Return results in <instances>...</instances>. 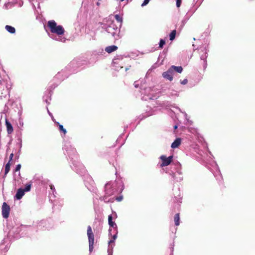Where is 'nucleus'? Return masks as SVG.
<instances>
[{"mask_svg":"<svg viewBox=\"0 0 255 255\" xmlns=\"http://www.w3.org/2000/svg\"><path fill=\"white\" fill-rule=\"evenodd\" d=\"M63 149L64 154L68 157L67 159L70 161L71 168L81 176L85 175L86 170L84 166L78 160L76 150L71 143L68 141H65Z\"/></svg>","mask_w":255,"mask_h":255,"instance_id":"nucleus-1","label":"nucleus"},{"mask_svg":"<svg viewBox=\"0 0 255 255\" xmlns=\"http://www.w3.org/2000/svg\"><path fill=\"white\" fill-rule=\"evenodd\" d=\"M124 189V184L121 179H118L115 181H110L105 186V195L101 197L100 199L105 202H109L111 201L108 197L114 194L115 193H121Z\"/></svg>","mask_w":255,"mask_h":255,"instance_id":"nucleus-2","label":"nucleus"},{"mask_svg":"<svg viewBox=\"0 0 255 255\" xmlns=\"http://www.w3.org/2000/svg\"><path fill=\"white\" fill-rule=\"evenodd\" d=\"M47 26L52 34H49V36L52 39L56 41L65 42L66 39L62 37L65 30L63 27L60 25H57V23L53 20H49L47 23Z\"/></svg>","mask_w":255,"mask_h":255,"instance_id":"nucleus-3","label":"nucleus"},{"mask_svg":"<svg viewBox=\"0 0 255 255\" xmlns=\"http://www.w3.org/2000/svg\"><path fill=\"white\" fill-rule=\"evenodd\" d=\"M169 173L174 182H179L183 180L182 165L179 162H176L171 165V170Z\"/></svg>","mask_w":255,"mask_h":255,"instance_id":"nucleus-4","label":"nucleus"},{"mask_svg":"<svg viewBox=\"0 0 255 255\" xmlns=\"http://www.w3.org/2000/svg\"><path fill=\"white\" fill-rule=\"evenodd\" d=\"M102 28L105 29L108 33H110L115 38L117 39L119 37L120 29L118 28L113 20L110 19L107 20L106 23L103 24Z\"/></svg>","mask_w":255,"mask_h":255,"instance_id":"nucleus-5","label":"nucleus"},{"mask_svg":"<svg viewBox=\"0 0 255 255\" xmlns=\"http://www.w3.org/2000/svg\"><path fill=\"white\" fill-rule=\"evenodd\" d=\"M108 223L110 226L109 234L112 236V239L109 242V244H111L115 242V241L117 238L118 233V226L116 223L113 221V216L112 215H110L108 216Z\"/></svg>","mask_w":255,"mask_h":255,"instance_id":"nucleus-6","label":"nucleus"},{"mask_svg":"<svg viewBox=\"0 0 255 255\" xmlns=\"http://www.w3.org/2000/svg\"><path fill=\"white\" fill-rule=\"evenodd\" d=\"M183 71V68L182 66H171L166 71L164 72L162 75V77L170 81L173 80V76L175 72L179 73H182Z\"/></svg>","mask_w":255,"mask_h":255,"instance_id":"nucleus-7","label":"nucleus"},{"mask_svg":"<svg viewBox=\"0 0 255 255\" xmlns=\"http://www.w3.org/2000/svg\"><path fill=\"white\" fill-rule=\"evenodd\" d=\"M128 59V57L122 55H117L113 60V65L115 69L119 71L123 68L124 66L126 64V62Z\"/></svg>","mask_w":255,"mask_h":255,"instance_id":"nucleus-8","label":"nucleus"},{"mask_svg":"<svg viewBox=\"0 0 255 255\" xmlns=\"http://www.w3.org/2000/svg\"><path fill=\"white\" fill-rule=\"evenodd\" d=\"M141 93L145 95H147L148 99L150 100H153L157 99L158 96L157 94V91L154 87H148L144 88L143 85H141Z\"/></svg>","mask_w":255,"mask_h":255,"instance_id":"nucleus-9","label":"nucleus"},{"mask_svg":"<svg viewBox=\"0 0 255 255\" xmlns=\"http://www.w3.org/2000/svg\"><path fill=\"white\" fill-rule=\"evenodd\" d=\"M87 234L88 238L89 252L91 253L94 248V235L90 226L87 227Z\"/></svg>","mask_w":255,"mask_h":255,"instance_id":"nucleus-10","label":"nucleus"},{"mask_svg":"<svg viewBox=\"0 0 255 255\" xmlns=\"http://www.w3.org/2000/svg\"><path fill=\"white\" fill-rule=\"evenodd\" d=\"M160 159L162 161V163L160 165V167H164L169 165L173 160V156H169L167 157L166 156L162 155L160 156Z\"/></svg>","mask_w":255,"mask_h":255,"instance_id":"nucleus-11","label":"nucleus"},{"mask_svg":"<svg viewBox=\"0 0 255 255\" xmlns=\"http://www.w3.org/2000/svg\"><path fill=\"white\" fill-rule=\"evenodd\" d=\"M2 216L4 219H7L9 217L10 207L5 202L3 203L2 205Z\"/></svg>","mask_w":255,"mask_h":255,"instance_id":"nucleus-12","label":"nucleus"},{"mask_svg":"<svg viewBox=\"0 0 255 255\" xmlns=\"http://www.w3.org/2000/svg\"><path fill=\"white\" fill-rule=\"evenodd\" d=\"M203 52V54L200 55V59L204 61V68L205 69L207 66V61L206 59L208 56V51L206 47L204 48L203 50H202Z\"/></svg>","mask_w":255,"mask_h":255,"instance_id":"nucleus-13","label":"nucleus"},{"mask_svg":"<svg viewBox=\"0 0 255 255\" xmlns=\"http://www.w3.org/2000/svg\"><path fill=\"white\" fill-rule=\"evenodd\" d=\"M215 166L217 168L216 172L214 173H213L215 177L216 178L217 180H218L219 182L222 183L223 180V178L222 176V175L221 174L220 171L219 170V167L218 165L215 163Z\"/></svg>","mask_w":255,"mask_h":255,"instance_id":"nucleus-14","label":"nucleus"},{"mask_svg":"<svg viewBox=\"0 0 255 255\" xmlns=\"http://www.w3.org/2000/svg\"><path fill=\"white\" fill-rule=\"evenodd\" d=\"M25 192L22 188H19L14 196V199L16 200H20L24 196Z\"/></svg>","mask_w":255,"mask_h":255,"instance_id":"nucleus-15","label":"nucleus"},{"mask_svg":"<svg viewBox=\"0 0 255 255\" xmlns=\"http://www.w3.org/2000/svg\"><path fill=\"white\" fill-rule=\"evenodd\" d=\"M181 139L180 138H176L175 140L172 143L171 147L172 148H177L181 144Z\"/></svg>","mask_w":255,"mask_h":255,"instance_id":"nucleus-16","label":"nucleus"},{"mask_svg":"<svg viewBox=\"0 0 255 255\" xmlns=\"http://www.w3.org/2000/svg\"><path fill=\"white\" fill-rule=\"evenodd\" d=\"M118 49V47L116 45L109 46L106 47L105 51L108 53H111Z\"/></svg>","mask_w":255,"mask_h":255,"instance_id":"nucleus-17","label":"nucleus"},{"mask_svg":"<svg viewBox=\"0 0 255 255\" xmlns=\"http://www.w3.org/2000/svg\"><path fill=\"white\" fill-rule=\"evenodd\" d=\"M55 124L58 127V129L60 132H62L64 135H65L67 133V130L65 128H64L63 126L62 125H60V123L58 122H54Z\"/></svg>","mask_w":255,"mask_h":255,"instance_id":"nucleus-18","label":"nucleus"},{"mask_svg":"<svg viewBox=\"0 0 255 255\" xmlns=\"http://www.w3.org/2000/svg\"><path fill=\"white\" fill-rule=\"evenodd\" d=\"M5 29L7 32L11 34H14L15 33V29L12 26L6 25L5 26Z\"/></svg>","mask_w":255,"mask_h":255,"instance_id":"nucleus-19","label":"nucleus"},{"mask_svg":"<svg viewBox=\"0 0 255 255\" xmlns=\"http://www.w3.org/2000/svg\"><path fill=\"white\" fill-rule=\"evenodd\" d=\"M64 73V71H61V72L58 73V74L54 77V79H59L60 80H63L65 78H67L68 76L65 75L64 77H62L63 74Z\"/></svg>","mask_w":255,"mask_h":255,"instance_id":"nucleus-20","label":"nucleus"},{"mask_svg":"<svg viewBox=\"0 0 255 255\" xmlns=\"http://www.w3.org/2000/svg\"><path fill=\"white\" fill-rule=\"evenodd\" d=\"M6 126L7 128V131L8 133H11L13 131V128L12 125L8 121H6Z\"/></svg>","mask_w":255,"mask_h":255,"instance_id":"nucleus-21","label":"nucleus"},{"mask_svg":"<svg viewBox=\"0 0 255 255\" xmlns=\"http://www.w3.org/2000/svg\"><path fill=\"white\" fill-rule=\"evenodd\" d=\"M179 221H180L179 214L177 213L175 215V216H174L175 225L177 226L179 225V224H180Z\"/></svg>","mask_w":255,"mask_h":255,"instance_id":"nucleus-22","label":"nucleus"},{"mask_svg":"<svg viewBox=\"0 0 255 255\" xmlns=\"http://www.w3.org/2000/svg\"><path fill=\"white\" fill-rule=\"evenodd\" d=\"M176 30H172L169 34V39L171 41L173 40L176 36Z\"/></svg>","mask_w":255,"mask_h":255,"instance_id":"nucleus-23","label":"nucleus"},{"mask_svg":"<svg viewBox=\"0 0 255 255\" xmlns=\"http://www.w3.org/2000/svg\"><path fill=\"white\" fill-rule=\"evenodd\" d=\"M10 164L9 162H8L5 166V169H4V175H6L9 171L10 170Z\"/></svg>","mask_w":255,"mask_h":255,"instance_id":"nucleus-24","label":"nucleus"},{"mask_svg":"<svg viewBox=\"0 0 255 255\" xmlns=\"http://www.w3.org/2000/svg\"><path fill=\"white\" fill-rule=\"evenodd\" d=\"M31 187V183H28L25 185V186L23 190H24V192H28L30 190Z\"/></svg>","mask_w":255,"mask_h":255,"instance_id":"nucleus-25","label":"nucleus"},{"mask_svg":"<svg viewBox=\"0 0 255 255\" xmlns=\"http://www.w3.org/2000/svg\"><path fill=\"white\" fill-rule=\"evenodd\" d=\"M115 17L117 21L120 23V25H121L123 21L122 17L118 14L115 15Z\"/></svg>","mask_w":255,"mask_h":255,"instance_id":"nucleus-26","label":"nucleus"},{"mask_svg":"<svg viewBox=\"0 0 255 255\" xmlns=\"http://www.w3.org/2000/svg\"><path fill=\"white\" fill-rule=\"evenodd\" d=\"M165 44V41L163 39H161L159 43V48H162Z\"/></svg>","mask_w":255,"mask_h":255,"instance_id":"nucleus-27","label":"nucleus"},{"mask_svg":"<svg viewBox=\"0 0 255 255\" xmlns=\"http://www.w3.org/2000/svg\"><path fill=\"white\" fill-rule=\"evenodd\" d=\"M174 243H172L170 245V249L171 253H170V255H173V253L174 251Z\"/></svg>","mask_w":255,"mask_h":255,"instance_id":"nucleus-28","label":"nucleus"},{"mask_svg":"<svg viewBox=\"0 0 255 255\" xmlns=\"http://www.w3.org/2000/svg\"><path fill=\"white\" fill-rule=\"evenodd\" d=\"M182 0H176V5L177 7H179L181 6Z\"/></svg>","mask_w":255,"mask_h":255,"instance_id":"nucleus-29","label":"nucleus"},{"mask_svg":"<svg viewBox=\"0 0 255 255\" xmlns=\"http://www.w3.org/2000/svg\"><path fill=\"white\" fill-rule=\"evenodd\" d=\"M21 165L20 164H18L16 165L15 168L14 169L15 172L19 171L21 168Z\"/></svg>","mask_w":255,"mask_h":255,"instance_id":"nucleus-30","label":"nucleus"},{"mask_svg":"<svg viewBox=\"0 0 255 255\" xmlns=\"http://www.w3.org/2000/svg\"><path fill=\"white\" fill-rule=\"evenodd\" d=\"M149 1H150V0H144L143 1V2H142V3L141 4V6L142 7L145 6L146 5H147Z\"/></svg>","mask_w":255,"mask_h":255,"instance_id":"nucleus-31","label":"nucleus"},{"mask_svg":"<svg viewBox=\"0 0 255 255\" xmlns=\"http://www.w3.org/2000/svg\"><path fill=\"white\" fill-rule=\"evenodd\" d=\"M113 247L111 246V249L109 248L108 250V255H113Z\"/></svg>","mask_w":255,"mask_h":255,"instance_id":"nucleus-32","label":"nucleus"},{"mask_svg":"<svg viewBox=\"0 0 255 255\" xmlns=\"http://www.w3.org/2000/svg\"><path fill=\"white\" fill-rule=\"evenodd\" d=\"M187 82H188V80L187 79H185L182 81H180V83L182 85H185L187 83Z\"/></svg>","mask_w":255,"mask_h":255,"instance_id":"nucleus-33","label":"nucleus"},{"mask_svg":"<svg viewBox=\"0 0 255 255\" xmlns=\"http://www.w3.org/2000/svg\"><path fill=\"white\" fill-rule=\"evenodd\" d=\"M18 140L19 141L18 144H19V148H21L22 147V139H21V138H19Z\"/></svg>","mask_w":255,"mask_h":255,"instance_id":"nucleus-34","label":"nucleus"},{"mask_svg":"<svg viewBox=\"0 0 255 255\" xmlns=\"http://www.w3.org/2000/svg\"><path fill=\"white\" fill-rule=\"evenodd\" d=\"M123 196H120L119 197H117L116 199L117 201L120 202V201H121L123 200Z\"/></svg>","mask_w":255,"mask_h":255,"instance_id":"nucleus-35","label":"nucleus"},{"mask_svg":"<svg viewBox=\"0 0 255 255\" xmlns=\"http://www.w3.org/2000/svg\"><path fill=\"white\" fill-rule=\"evenodd\" d=\"M13 157V153H11L9 155V162H10V161L12 160V158Z\"/></svg>","mask_w":255,"mask_h":255,"instance_id":"nucleus-36","label":"nucleus"},{"mask_svg":"<svg viewBox=\"0 0 255 255\" xmlns=\"http://www.w3.org/2000/svg\"><path fill=\"white\" fill-rule=\"evenodd\" d=\"M50 187L51 190H52L53 192H54V191H55L54 186L53 185H50Z\"/></svg>","mask_w":255,"mask_h":255,"instance_id":"nucleus-37","label":"nucleus"},{"mask_svg":"<svg viewBox=\"0 0 255 255\" xmlns=\"http://www.w3.org/2000/svg\"><path fill=\"white\" fill-rule=\"evenodd\" d=\"M134 86L135 88L138 87V84L137 83V82L134 83Z\"/></svg>","mask_w":255,"mask_h":255,"instance_id":"nucleus-38","label":"nucleus"},{"mask_svg":"<svg viewBox=\"0 0 255 255\" xmlns=\"http://www.w3.org/2000/svg\"><path fill=\"white\" fill-rule=\"evenodd\" d=\"M130 65H129V66H128L126 67H125V71H128V70L129 69V68H130Z\"/></svg>","mask_w":255,"mask_h":255,"instance_id":"nucleus-39","label":"nucleus"},{"mask_svg":"<svg viewBox=\"0 0 255 255\" xmlns=\"http://www.w3.org/2000/svg\"><path fill=\"white\" fill-rule=\"evenodd\" d=\"M151 114H146V116H144L143 118H141L140 120H142L143 118H146L150 116Z\"/></svg>","mask_w":255,"mask_h":255,"instance_id":"nucleus-40","label":"nucleus"},{"mask_svg":"<svg viewBox=\"0 0 255 255\" xmlns=\"http://www.w3.org/2000/svg\"><path fill=\"white\" fill-rule=\"evenodd\" d=\"M74 64H75V61L74 60V61H73L72 62H71L70 66L73 65Z\"/></svg>","mask_w":255,"mask_h":255,"instance_id":"nucleus-41","label":"nucleus"},{"mask_svg":"<svg viewBox=\"0 0 255 255\" xmlns=\"http://www.w3.org/2000/svg\"><path fill=\"white\" fill-rule=\"evenodd\" d=\"M181 199V198L180 197L178 198V199H177V201L181 203V201H180Z\"/></svg>","mask_w":255,"mask_h":255,"instance_id":"nucleus-42","label":"nucleus"},{"mask_svg":"<svg viewBox=\"0 0 255 255\" xmlns=\"http://www.w3.org/2000/svg\"><path fill=\"white\" fill-rule=\"evenodd\" d=\"M44 101L46 103H48V102L47 99H44Z\"/></svg>","mask_w":255,"mask_h":255,"instance_id":"nucleus-43","label":"nucleus"},{"mask_svg":"<svg viewBox=\"0 0 255 255\" xmlns=\"http://www.w3.org/2000/svg\"><path fill=\"white\" fill-rule=\"evenodd\" d=\"M185 22H186L185 20H183L182 21L183 25H184Z\"/></svg>","mask_w":255,"mask_h":255,"instance_id":"nucleus-44","label":"nucleus"},{"mask_svg":"<svg viewBox=\"0 0 255 255\" xmlns=\"http://www.w3.org/2000/svg\"><path fill=\"white\" fill-rule=\"evenodd\" d=\"M97 5H100V3H99V2H97Z\"/></svg>","mask_w":255,"mask_h":255,"instance_id":"nucleus-45","label":"nucleus"},{"mask_svg":"<svg viewBox=\"0 0 255 255\" xmlns=\"http://www.w3.org/2000/svg\"><path fill=\"white\" fill-rule=\"evenodd\" d=\"M177 128V126H174V128H175V129H176V128Z\"/></svg>","mask_w":255,"mask_h":255,"instance_id":"nucleus-46","label":"nucleus"},{"mask_svg":"<svg viewBox=\"0 0 255 255\" xmlns=\"http://www.w3.org/2000/svg\"><path fill=\"white\" fill-rule=\"evenodd\" d=\"M20 149H21V148H19V150H18V153H19H19H20Z\"/></svg>","mask_w":255,"mask_h":255,"instance_id":"nucleus-47","label":"nucleus"},{"mask_svg":"<svg viewBox=\"0 0 255 255\" xmlns=\"http://www.w3.org/2000/svg\"><path fill=\"white\" fill-rule=\"evenodd\" d=\"M114 214H115V215L116 217H117V214H116V212H115V213H114Z\"/></svg>","mask_w":255,"mask_h":255,"instance_id":"nucleus-48","label":"nucleus"},{"mask_svg":"<svg viewBox=\"0 0 255 255\" xmlns=\"http://www.w3.org/2000/svg\"><path fill=\"white\" fill-rule=\"evenodd\" d=\"M48 114L50 115H51V113H50V112L48 110Z\"/></svg>","mask_w":255,"mask_h":255,"instance_id":"nucleus-49","label":"nucleus"}]
</instances>
